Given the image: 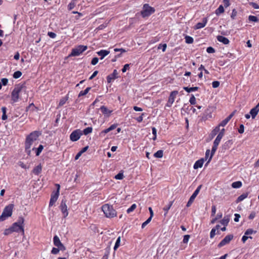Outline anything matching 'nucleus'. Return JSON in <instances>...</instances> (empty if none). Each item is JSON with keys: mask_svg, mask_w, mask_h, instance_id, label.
<instances>
[{"mask_svg": "<svg viewBox=\"0 0 259 259\" xmlns=\"http://www.w3.org/2000/svg\"><path fill=\"white\" fill-rule=\"evenodd\" d=\"M40 135L41 133L40 132L34 131L26 137L25 142V148L26 152L28 155L30 154L32 146L38 141V137Z\"/></svg>", "mask_w": 259, "mask_h": 259, "instance_id": "1", "label": "nucleus"}, {"mask_svg": "<svg viewBox=\"0 0 259 259\" xmlns=\"http://www.w3.org/2000/svg\"><path fill=\"white\" fill-rule=\"evenodd\" d=\"M23 91H25L24 86L23 84H18L15 86L14 89L12 92V100L14 102H17L19 98V94Z\"/></svg>", "mask_w": 259, "mask_h": 259, "instance_id": "2", "label": "nucleus"}, {"mask_svg": "<svg viewBox=\"0 0 259 259\" xmlns=\"http://www.w3.org/2000/svg\"><path fill=\"white\" fill-rule=\"evenodd\" d=\"M102 209L105 216L107 218H113L116 215V212L112 206L108 204L102 206Z\"/></svg>", "mask_w": 259, "mask_h": 259, "instance_id": "3", "label": "nucleus"}, {"mask_svg": "<svg viewBox=\"0 0 259 259\" xmlns=\"http://www.w3.org/2000/svg\"><path fill=\"white\" fill-rule=\"evenodd\" d=\"M13 207L14 205L11 204L4 208L2 215L0 216V222L5 220L7 218L11 216Z\"/></svg>", "mask_w": 259, "mask_h": 259, "instance_id": "4", "label": "nucleus"}, {"mask_svg": "<svg viewBox=\"0 0 259 259\" xmlns=\"http://www.w3.org/2000/svg\"><path fill=\"white\" fill-rule=\"evenodd\" d=\"M24 223V219L22 218H21L18 220V222L15 223L13 224L11 228L12 229L13 232H21L23 234H24V230L23 229V224Z\"/></svg>", "mask_w": 259, "mask_h": 259, "instance_id": "5", "label": "nucleus"}, {"mask_svg": "<svg viewBox=\"0 0 259 259\" xmlns=\"http://www.w3.org/2000/svg\"><path fill=\"white\" fill-rule=\"evenodd\" d=\"M222 138V134L218 135L217 138H215V140L213 142V146L212 147L211 151V155L208 159V161H207L206 164H208L211 160L213 155H214V154L215 153V151L217 150L218 146L219 145Z\"/></svg>", "mask_w": 259, "mask_h": 259, "instance_id": "6", "label": "nucleus"}, {"mask_svg": "<svg viewBox=\"0 0 259 259\" xmlns=\"http://www.w3.org/2000/svg\"><path fill=\"white\" fill-rule=\"evenodd\" d=\"M155 9L154 8L151 7L148 4H145L143 6V10L141 13L143 17H148L152 14L154 13Z\"/></svg>", "mask_w": 259, "mask_h": 259, "instance_id": "7", "label": "nucleus"}, {"mask_svg": "<svg viewBox=\"0 0 259 259\" xmlns=\"http://www.w3.org/2000/svg\"><path fill=\"white\" fill-rule=\"evenodd\" d=\"M87 49V46L79 45L72 50L71 54L68 57L78 56Z\"/></svg>", "mask_w": 259, "mask_h": 259, "instance_id": "8", "label": "nucleus"}, {"mask_svg": "<svg viewBox=\"0 0 259 259\" xmlns=\"http://www.w3.org/2000/svg\"><path fill=\"white\" fill-rule=\"evenodd\" d=\"M82 135V131L80 130H76L73 131L70 135V139L73 142L79 140L80 136Z\"/></svg>", "mask_w": 259, "mask_h": 259, "instance_id": "9", "label": "nucleus"}, {"mask_svg": "<svg viewBox=\"0 0 259 259\" xmlns=\"http://www.w3.org/2000/svg\"><path fill=\"white\" fill-rule=\"evenodd\" d=\"M201 185H199L197 188L195 190V191H194V192L193 193V194L191 195V196L190 197L187 204V207H189L190 206V205L192 204V203H193V202L194 201L195 198H196V197L197 196V195H198V194L199 193L200 189H201Z\"/></svg>", "mask_w": 259, "mask_h": 259, "instance_id": "10", "label": "nucleus"}, {"mask_svg": "<svg viewBox=\"0 0 259 259\" xmlns=\"http://www.w3.org/2000/svg\"><path fill=\"white\" fill-rule=\"evenodd\" d=\"M233 235L232 234L227 235L218 244L219 247H221L227 244H228L231 240L233 239Z\"/></svg>", "mask_w": 259, "mask_h": 259, "instance_id": "11", "label": "nucleus"}, {"mask_svg": "<svg viewBox=\"0 0 259 259\" xmlns=\"http://www.w3.org/2000/svg\"><path fill=\"white\" fill-rule=\"evenodd\" d=\"M178 94V92L177 91H172L170 93V96L168 98V102L166 106L170 107L175 101L176 96Z\"/></svg>", "mask_w": 259, "mask_h": 259, "instance_id": "12", "label": "nucleus"}, {"mask_svg": "<svg viewBox=\"0 0 259 259\" xmlns=\"http://www.w3.org/2000/svg\"><path fill=\"white\" fill-rule=\"evenodd\" d=\"M54 245L58 247L60 250H65V247L64 245L61 243L59 238L57 236H55L53 239Z\"/></svg>", "mask_w": 259, "mask_h": 259, "instance_id": "13", "label": "nucleus"}, {"mask_svg": "<svg viewBox=\"0 0 259 259\" xmlns=\"http://www.w3.org/2000/svg\"><path fill=\"white\" fill-rule=\"evenodd\" d=\"M60 207L63 214V217L64 218H66L68 214L67 206L66 205V200H62Z\"/></svg>", "mask_w": 259, "mask_h": 259, "instance_id": "14", "label": "nucleus"}, {"mask_svg": "<svg viewBox=\"0 0 259 259\" xmlns=\"http://www.w3.org/2000/svg\"><path fill=\"white\" fill-rule=\"evenodd\" d=\"M59 191H57L54 194H52L49 206H53L59 197Z\"/></svg>", "mask_w": 259, "mask_h": 259, "instance_id": "15", "label": "nucleus"}, {"mask_svg": "<svg viewBox=\"0 0 259 259\" xmlns=\"http://www.w3.org/2000/svg\"><path fill=\"white\" fill-rule=\"evenodd\" d=\"M212 108L208 107L205 111L203 118L205 120L212 117Z\"/></svg>", "mask_w": 259, "mask_h": 259, "instance_id": "16", "label": "nucleus"}, {"mask_svg": "<svg viewBox=\"0 0 259 259\" xmlns=\"http://www.w3.org/2000/svg\"><path fill=\"white\" fill-rule=\"evenodd\" d=\"M259 112V103L250 111V114L253 119L255 118Z\"/></svg>", "mask_w": 259, "mask_h": 259, "instance_id": "17", "label": "nucleus"}, {"mask_svg": "<svg viewBox=\"0 0 259 259\" xmlns=\"http://www.w3.org/2000/svg\"><path fill=\"white\" fill-rule=\"evenodd\" d=\"M118 77V73L116 70H114L113 72L107 76V79L108 82H111L113 80Z\"/></svg>", "mask_w": 259, "mask_h": 259, "instance_id": "18", "label": "nucleus"}, {"mask_svg": "<svg viewBox=\"0 0 259 259\" xmlns=\"http://www.w3.org/2000/svg\"><path fill=\"white\" fill-rule=\"evenodd\" d=\"M207 22V18H204L202 19V22H199V23H197V24L195 26V29H198L203 28L206 25Z\"/></svg>", "mask_w": 259, "mask_h": 259, "instance_id": "19", "label": "nucleus"}, {"mask_svg": "<svg viewBox=\"0 0 259 259\" xmlns=\"http://www.w3.org/2000/svg\"><path fill=\"white\" fill-rule=\"evenodd\" d=\"M232 144H233V141L232 140H228L225 143H224V144L222 145V149L224 151L228 150L230 148H231Z\"/></svg>", "mask_w": 259, "mask_h": 259, "instance_id": "20", "label": "nucleus"}, {"mask_svg": "<svg viewBox=\"0 0 259 259\" xmlns=\"http://www.w3.org/2000/svg\"><path fill=\"white\" fill-rule=\"evenodd\" d=\"M204 161V160L203 158H201V159L196 161L194 164V166H193L194 168L196 169H198V168H201L203 165Z\"/></svg>", "mask_w": 259, "mask_h": 259, "instance_id": "21", "label": "nucleus"}, {"mask_svg": "<svg viewBox=\"0 0 259 259\" xmlns=\"http://www.w3.org/2000/svg\"><path fill=\"white\" fill-rule=\"evenodd\" d=\"M217 39L219 41L222 42L224 45H228L230 42L227 38L221 35L218 36Z\"/></svg>", "mask_w": 259, "mask_h": 259, "instance_id": "22", "label": "nucleus"}, {"mask_svg": "<svg viewBox=\"0 0 259 259\" xmlns=\"http://www.w3.org/2000/svg\"><path fill=\"white\" fill-rule=\"evenodd\" d=\"M100 110L103 114L108 116H109L112 112V110H109L106 107L104 106H101Z\"/></svg>", "mask_w": 259, "mask_h": 259, "instance_id": "23", "label": "nucleus"}, {"mask_svg": "<svg viewBox=\"0 0 259 259\" xmlns=\"http://www.w3.org/2000/svg\"><path fill=\"white\" fill-rule=\"evenodd\" d=\"M220 131V129L219 128V126H216L210 134L209 137L211 139H213L218 134Z\"/></svg>", "mask_w": 259, "mask_h": 259, "instance_id": "24", "label": "nucleus"}, {"mask_svg": "<svg viewBox=\"0 0 259 259\" xmlns=\"http://www.w3.org/2000/svg\"><path fill=\"white\" fill-rule=\"evenodd\" d=\"M109 51L104 50H102L97 52L99 56H101V59H103L106 56L109 54Z\"/></svg>", "mask_w": 259, "mask_h": 259, "instance_id": "25", "label": "nucleus"}, {"mask_svg": "<svg viewBox=\"0 0 259 259\" xmlns=\"http://www.w3.org/2000/svg\"><path fill=\"white\" fill-rule=\"evenodd\" d=\"M42 167L40 164L38 165L35 167L33 169V172L36 175H38L41 171Z\"/></svg>", "mask_w": 259, "mask_h": 259, "instance_id": "26", "label": "nucleus"}, {"mask_svg": "<svg viewBox=\"0 0 259 259\" xmlns=\"http://www.w3.org/2000/svg\"><path fill=\"white\" fill-rule=\"evenodd\" d=\"M43 148H44L43 146L42 145H40L37 148H35L34 147H33L32 149V150H35L36 152V156H38L40 154V153L41 152Z\"/></svg>", "mask_w": 259, "mask_h": 259, "instance_id": "27", "label": "nucleus"}, {"mask_svg": "<svg viewBox=\"0 0 259 259\" xmlns=\"http://www.w3.org/2000/svg\"><path fill=\"white\" fill-rule=\"evenodd\" d=\"M242 183L240 181H236L235 182H233L231 186L233 188H239L242 186Z\"/></svg>", "mask_w": 259, "mask_h": 259, "instance_id": "28", "label": "nucleus"}, {"mask_svg": "<svg viewBox=\"0 0 259 259\" xmlns=\"http://www.w3.org/2000/svg\"><path fill=\"white\" fill-rule=\"evenodd\" d=\"M173 204V201H170L167 206L163 207V209L165 211L164 215H166L168 212V210L170 209Z\"/></svg>", "mask_w": 259, "mask_h": 259, "instance_id": "29", "label": "nucleus"}, {"mask_svg": "<svg viewBox=\"0 0 259 259\" xmlns=\"http://www.w3.org/2000/svg\"><path fill=\"white\" fill-rule=\"evenodd\" d=\"M183 89L187 92L190 93L191 92L196 91L198 90V88L197 87H191V88L184 87Z\"/></svg>", "mask_w": 259, "mask_h": 259, "instance_id": "30", "label": "nucleus"}, {"mask_svg": "<svg viewBox=\"0 0 259 259\" xmlns=\"http://www.w3.org/2000/svg\"><path fill=\"white\" fill-rule=\"evenodd\" d=\"M224 12V9L223 6L220 5L219 8L215 10V14L217 15H219Z\"/></svg>", "mask_w": 259, "mask_h": 259, "instance_id": "31", "label": "nucleus"}, {"mask_svg": "<svg viewBox=\"0 0 259 259\" xmlns=\"http://www.w3.org/2000/svg\"><path fill=\"white\" fill-rule=\"evenodd\" d=\"M247 195H248L246 193L242 194V195H241L237 198L236 202L238 203V202H239L243 200L244 199H245L247 197Z\"/></svg>", "mask_w": 259, "mask_h": 259, "instance_id": "32", "label": "nucleus"}, {"mask_svg": "<svg viewBox=\"0 0 259 259\" xmlns=\"http://www.w3.org/2000/svg\"><path fill=\"white\" fill-rule=\"evenodd\" d=\"M163 155V152L162 150H160L157 151L156 153H154V156L156 158H161L162 157Z\"/></svg>", "mask_w": 259, "mask_h": 259, "instance_id": "33", "label": "nucleus"}, {"mask_svg": "<svg viewBox=\"0 0 259 259\" xmlns=\"http://www.w3.org/2000/svg\"><path fill=\"white\" fill-rule=\"evenodd\" d=\"M2 110L3 112V115L2 117V119L3 120H6L7 119V116L6 115L7 108L5 107H3L2 108Z\"/></svg>", "mask_w": 259, "mask_h": 259, "instance_id": "34", "label": "nucleus"}, {"mask_svg": "<svg viewBox=\"0 0 259 259\" xmlns=\"http://www.w3.org/2000/svg\"><path fill=\"white\" fill-rule=\"evenodd\" d=\"M76 5V0H72L71 2L69 4L68 8L69 10L73 9Z\"/></svg>", "mask_w": 259, "mask_h": 259, "instance_id": "35", "label": "nucleus"}, {"mask_svg": "<svg viewBox=\"0 0 259 259\" xmlns=\"http://www.w3.org/2000/svg\"><path fill=\"white\" fill-rule=\"evenodd\" d=\"M90 90H91V88L88 87L84 91H82L80 92V93L78 95V97H81V96H84V95H87L88 93V92L90 91Z\"/></svg>", "mask_w": 259, "mask_h": 259, "instance_id": "36", "label": "nucleus"}, {"mask_svg": "<svg viewBox=\"0 0 259 259\" xmlns=\"http://www.w3.org/2000/svg\"><path fill=\"white\" fill-rule=\"evenodd\" d=\"M68 97H67V96H66L65 97L62 98L59 102V106H60V107L62 106L66 103V102L68 100Z\"/></svg>", "mask_w": 259, "mask_h": 259, "instance_id": "37", "label": "nucleus"}, {"mask_svg": "<svg viewBox=\"0 0 259 259\" xmlns=\"http://www.w3.org/2000/svg\"><path fill=\"white\" fill-rule=\"evenodd\" d=\"M120 239H121V237L119 236L118 237L117 239L116 240L115 244L114 247V250H116L119 246L120 243Z\"/></svg>", "mask_w": 259, "mask_h": 259, "instance_id": "38", "label": "nucleus"}, {"mask_svg": "<svg viewBox=\"0 0 259 259\" xmlns=\"http://www.w3.org/2000/svg\"><path fill=\"white\" fill-rule=\"evenodd\" d=\"M92 131H93V129H92V127H88L86 128H85L83 131V134L85 135H88L89 134H90L92 132Z\"/></svg>", "mask_w": 259, "mask_h": 259, "instance_id": "39", "label": "nucleus"}, {"mask_svg": "<svg viewBox=\"0 0 259 259\" xmlns=\"http://www.w3.org/2000/svg\"><path fill=\"white\" fill-rule=\"evenodd\" d=\"M185 41L187 44H192L193 42V38L191 36H186Z\"/></svg>", "mask_w": 259, "mask_h": 259, "instance_id": "40", "label": "nucleus"}, {"mask_svg": "<svg viewBox=\"0 0 259 259\" xmlns=\"http://www.w3.org/2000/svg\"><path fill=\"white\" fill-rule=\"evenodd\" d=\"M115 179L116 180H122L124 178V175L122 172H119L115 176Z\"/></svg>", "mask_w": 259, "mask_h": 259, "instance_id": "41", "label": "nucleus"}, {"mask_svg": "<svg viewBox=\"0 0 259 259\" xmlns=\"http://www.w3.org/2000/svg\"><path fill=\"white\" fill-rule=\"evenodd\" d=\"M256 231H254L252 229H247L245 232V235L247 236V235H249L252 234L253 233L255 234V233H256Z\"/></svg>", "mask_w": 259, "mask_h": 259, "instance_id": "42", "label": "nucleus"}, {"mask_svg": "<svg viewBox=\"0 0 259 259\" xmlns=\"http://www.w3.org/2000/svg\"><path fill=\"white\" fill-rule=\"evenodd\" d=\"M229 222V219L225 217L221 221V223L224 226H226Z\"/></svg>", "mask_w": 259, "mask_h": 259, "instance_id": "43", "label": "nucleus"}, {"mask_svg": "<svg viewBox=\"0 0 259 259\" xmlns=\"http://www.w3.org/2000/svg\"><path fill=\"white\" fill-rule=\"evenodd\" d=\"M229 121V119L226 118V119H225L224 120H223L220 124L218 126H219V127L220 126H225L227 123Z\"/></svg>", "mask_w": 259, "mask_h": 259, "instance_id": "44", "label": "nucleus"}, {"mask_svg": "<svg viewBox=\"0 0 259 259\" xmlns=\"http://www.w3.org/2000/svg\"><path fill=\"white\" fill-rule=\"evenodd\" d=\"M22 75V73L20 71H17L14 72L13 77L15 78H18Z\"/></svg>", "mask_w": 259, "mask_h": 259, "instance_id": "45", "label": "nucleus"}, {"mask_svg": "<svg viewBox=\"0 0 259 259\" xmlns=\"http://www.w3.org/2000/svg\"><path fill=\"white\" fill-rule=\"evenodd\" d=\"M248 20L250 21L254 22L258 21V19L256 16H251V15H250L248 17Z\"/></svg>", "mask_w": 259, "mask_h": 259, "instance_id": "46", "label": "nucleus"}, {"mask_svg": "<svg viewBox=\"0 0 259 259\" xmlns=\"http://www.w3.org/2000/svg\"><path fill=\"white\" fill-rule=\"evenodd\" d=\"M137 206H136V204H133L129 208L127 209V212L128 213H131V212H132L135 209V208H136Z\"/></svg>", "mask_w": 259, "mask_h": 259, "instance_id": "47", "label": "nucleus"}, {"mask_svg": "<svg viewBox=\"0 0 259 259\" xmlns=\"http://www.w3.org/2000/svg\"><path fill=\"white\" fill-rule=\"evenodd\" d=\"M189 102L191 105H195L196 104V98L193 95H191Z\"/></svg>", "mask_w": 259, "mask_h": 259, "instance_id": "48", "label": "nucleus"}, {"mask_svg": "<svg viewBox=\"0 0 259 259\" xmlns=\"http://www.w3.org/2000/svg\"><path fill=\"white\" fill-rule=\"evenodd\" d=\"M166 44H160L158 47V49H162V52H165V50L166 49Z\"/></svg>", "mask_w": 259, "mask_h": 259, "instance_id": "49", "label": "nucleus"}, {"mask_svg": "<svg viewBox=\"0 0 259 259\" xmlns=\"http://www.w3.org/2000/svg\"><path fill=\"white\" fill-rule=\"evenodd\" d=\"M152 218H149L145 222H144L142 225V228H144L151 221Z\"/></svg>", "mask_w": 259, "mask_h": 259, "instance_id": "50", "label": "nucleus"}, {"mask_svg": "<svg viewBox=\"0 0 259 259\" xmlns=\"http://www.w3.org/2000/svg\"><path fill=\"white\" fill-rule=\"evenodd\" d=\"M189 238H190V235H185L184 236V239H183V243H187L188 241H189Z\"/></svg>", "mask_w": 259, "mask_h": 259, "instance_id": "51", "label": "nucleus"}, {"mask_svg": "<svg viewBox=\"0 0 259 259\" xmlns=\"http://www.w3.org/2000/svg\"><path fill=\"white\" fill-rule=\"evenodd\" d=\"M60 250L58 247V248L54 247L51 251V253L54 254H56L59 253Z\"/></svg>", "mask_w": 259, "mask_h": 259, "instance_id": "52", "label": "nucleus"}, {"mask_svg": "<svg viewBox=\"0 0 259 259\" xmlns=\"http://www.w3.org/2000/svg\"><path fill=\"white\" fill-rule=\"evenodd\" d=\"M212 85L213 88H217L220 85V82L218 81H214L212 83Z\"/></svg>", "mask_w": 259, "mask_h": 259, "instance_id": "53", "label": "nucleus"}, {"mask_svg": "<svg viewBox=\"0 0 259 259\" xmlns=\"http://www.w3.org/2000/svg\"><path fill=\"white\" fill-rule=\"evenodd\" d=\"M215 234H216L215 229H214V228L212 229V230L210 231V237L211 238H213Z\"/></svg>", "mask_w": 259, "mask_h": 259, "instance_id": "54", "label": "nucleus"}, {"mask_svg": "<svg viewBox=\"0 0 259 259\" xmlns=\"http://www.w3.org/2000/svg\"><path fill=\"white\" fill-rule=\"evenodd\" d=\"M249 5L250 6H251L254 9H259V6L256 3H255L253 2H251V3H249Z\"/></svg>", "mask_w": 259, "mask_h": 259, "instance_id": "55", "label": "nucleus"}, {"mask_svg": "<svg viewBox=\"0 0 259 259\" xmlns=\"http://www.w3.org/2000/svg\"><path fill=\"white\" fill-rule=\"evenodd\" d=\"M206 51L208 53H213L215 52L214 49L211 47H208L206 49Z\"/></svg>", "mask_w": 259, "mask_h": 259, "instance_id": "56", "label": "nucleus"}, {"mask_svg": "<svg viewBox=\"0 0 259 259\" xmlns=\"http://www.w3.org/2000/svg\"><path fill=\"white\" fill-rule=\"evenodd\" d=\"M12 232H13L12 231V229L11 227L8 229L5 230V231L4 232V234L7 235L11 234Z\"/></svg>", "mask_w": 259, "mask_h": 259, "instance_id": "57", "label": "nucleus"}, {"mask_svg": "<svg viewBox=\"0 0 259 259\" xmlns=\"http://www.w3.org/2000/svg\"><path fill=\"white\" fill-rule=\"evenodd\" d=\"M98 58H97V57H95L92 60V62H91V64L93 65H95L96 64H97V63L98 62Z\"/></svg>", "mask_w": 259, "mask_h": 259, "instance_id": "58", "label": "nucleus"}, {"mask_svg": "<svg viewBox=\"0 0 259 259\" xmlns=\"http://www.w3.org/2000/svg\"><path fill=\"white\" fill-rule=\"evenodd\" d=\"M130 65L128 64H126L124 65L123 68L122 69V72H125L126 71L129 69Z\"/></svg>", "mask_w": 259, "mask_h": 259, "instance_id": "59", "label": "nucleus"}, {"mask_svg": "<svg viewBox=\"0 0 259 259\" xmlns=\"http://www.w3.org/2000/svg\"><path fill=\"white\" fill-rule=\"evenodd\" d=\"M248 238L252 239V237L247 236V235H244L242 238V241L243 243H245V241L247 240Z\"/></svg>", "mask_w": 259, "mask_h": 259, "instance_id": "60", "label": "nucleus"}, {"mask_svg": "<svg viewBox=\"0 0 259 259\" xmlns=\"http://www.w3.org/2000/svg\"><path fill=\"white\" fill-rule=\"evenodd\" d=\"M8 82V80L7 78H4L1 79V83L4 85H6Z\"/></svg>", "mask_w": 259, "mask_h": 259, "instance_id": "61", "label": "nucleus"}, {"mask_svg": "<svg viewBox=\"0 0 259 259\" xmlns=\"http://www.w3.org/2000/svg\"><path fill=\"white\" fill-rule=\"evenodd\" d=\"M48 35L51 37V38H55L56 36V33H55L54 32H49L48 33Z\"/></svg>", "mask_w": 259, "mask_h": 259, "instance_id": "62", "label": "nucleus"}, {"mask_svg": "<svg viewBox=\"0 0 259 259\" xmlns=\"http://www.w3.org/2000/svg\"><path fill=\"white\" fill-rule=\"evenodd\" d=\"M144 113H142L141 115L140 116H139V117L137 118L136 120L138 122H141L143 120V116L144 115Z\"/></svg>", "mask_w": 259, "mask_h": 259, "instance_id": "63", "label": "nucleus"}, {"mask_svg": "<svg viewBox=\"0 0 259 259\" xmlns=\"http://www.w3.org/2000/svg\"><path fill=\"white\" fill-rule=\"evenodd\" d=\"M244 125L243 124H241L239 128L238 129V132L240 134L243 133L244 132Z\"/></svg>", "mask_w": 259, "mask_h": 259, "instance_id": "64", "label": "nucleus"}]
</instances>
